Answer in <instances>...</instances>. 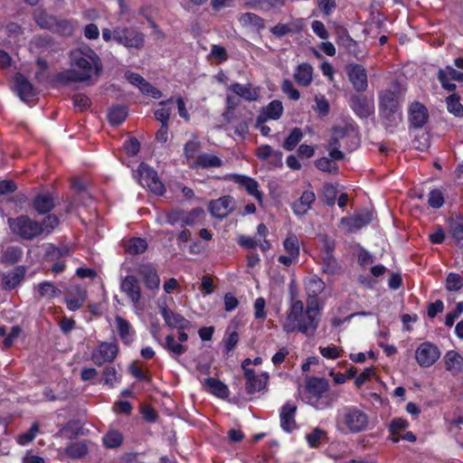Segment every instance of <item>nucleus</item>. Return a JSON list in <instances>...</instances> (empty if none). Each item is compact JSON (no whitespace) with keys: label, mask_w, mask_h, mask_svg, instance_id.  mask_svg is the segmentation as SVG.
Masks as SVG:
<instances>
[{"label":"nucleus","mask_w":463,"mask_h":463,"mask_svg":"<svg viewBox=\"0 0 463 463\" xmlns=\"http://www.w3.org/2000/svg\"><path fill=\"white\" fill-rule=\"evenodd\" d=\"M70 70L57 73L54 77L57 82L68 84L70 82L85 81L101 71V62L97 53L89 46H81L71 52Z\"/></svg>","instance_id":"f257e3e1"},{"label":"nucleus","mask_w":463,"mask_h":463,"mask_svg":"<svg viewBox=\"0 0 463 463\" xmlns=\"http://www.w3.org/2000/svg\"><path fill=\"white\" fill-rule=\"evenodd\" d=\"M318 314L319 307L316 306L313 300L307 303L306 308L301 300H292L282 326L283 329L287 333L298 331L307 335H312L318 326Z\"/></svg>","instance_id":"f03ea898"},{"label":"nucleus","mask_w":463,"mask_h":463,"mask_svg":"<svg viewBox=\"0 0 463 463\" xmlns=\"http://www.w3.org/2000/svg\"><path fill=\"white\" fill-rule=\"evenodd\" d=\"M405 90L393 81L389 88L379 92V110L387 128L397 126L402 120L400 112Z\"/></svg>","instance_id":"7ed1b4c3"},{"label":"nucleus","mask_w":463,"mask_h":463,"mask_svg":"<svg viewBox=\"0 0 463 463\" xmlns=\"http://www.w3.org/2000/svg\"><path fill=\"white\" fill-rule=\"evenodd\" d=\"M328 391L329 384L326 380L317 377L308 378L306 384V402L317 410L331 407L335 398Z\"/></svg>","instance_id":"20e7f679"},{"label":"nucleus","mask_w":463,"mask_h":463,"mask_svg":"<svg viewBox=\"0 0 463 463\" xmlns=\"http://www.w3.org/2000/svg\"><path fill=\"white\" fill-rule=\"evenodd\" d=\"M7 222L12 232L24 240L31 241L43 233V227L40 222L27 215L9 218Z\"/></svg>","instance_id":"39448f33"},{"label":"nucleus","mask_w":463,"mask_h":463,"mask_svg":"<svg viewBox=\"0 0 463 463\" xmlns=\"http://www.w3.org/2000/svg\"><path fill=\"white\" fill-rule=\"evenodd\" d=\"M368 425L367 415L355 408L345 409L337 420V427L344 430L345 428L351 432H360Z\"/></svg>","instance_id":"423d86ee"},{"label":"nucleus","mask_w":463,"mask_h":463,"mask_svg":"<svg viewBox=\"0 0 463 463\" xmlns=\"http://www.w3.org/2000/svg\"><path fill=\"white\" fill-rule=\"evenodd\" d=\"M113 40L127 48L141 49L144 45V34L134 28H115Z\"/></svg>","instance_id":"0eeeda50"},{"label":"nucleus","mask_w":463,"mask_h":463,"mask_svg":"<svg viewBox=\"0 0 463 463\" xmlns=\"http://www.w3.org/2000/svg\"><path fill=\"white\" fill-rule=\"evenodd\" d=\"M138 182L142 186H146L152 193L162 195L165 191V185L159 180L157 173L148 165L142 163L137 169Z\"/></svg>","instance_id":"6e6552de"},{"label":"nucleus","mask_w":463,"mask_h":463,"mask_svg":"<svg viewBox=\"0 0 463 463\" xmlns=\"http://www.w3.org/2000/svg\"><path fill=\"white\" fill-rule=\"evenodd\" d=\"M439 356L440 352L439 348L430 342L420 344L415 353L416 360L421 367L431 366L437 362Z\"/></svg>","instance_id":"1a4fd4ad"},{"label":"nucleus","mask_w":463,"mask_h":463,"mask_svg":"<svg viewBox=\"0 0 463 463\" xmlns=\"http://www.w3.org/2000/svg\"><path fill=\"white\" fill-rule=\"evenodd\" d=\"M118 349V345L112 343H101L91 354L92 362L101 366L106 363H111L117 357Z\"/></svg>","instance_id":"9d476101"},{"label":"nucleus","mask_w":463,"mask_h":463,"mask_svg":"<svg viewBox=\"0 0 463 463\" xmlns=\"http://www.w3.org/2000/svg\"><path fill=\"white\" fill-rule=\"evenodd\" d=\"M137 273L142 279L146 288L150 290L158 289L160 279L156 269L151 263H142L137 266Z\"/></svg>","instance_id":"9b49d317"},{"label":"nucleus","mask_w":463,"mask_h":463,"mask_svg":"<svg viewBox=\"0 0 463 463\" xmlns=\"http://www.w3.org/2000/svg\"><path fill=\"white\" fill-rule=\"evenodd\" d=\"M234 199L230 195L222 196L217 200H213L209 203V211L213 216L222 219L229 215L234 209Z\"/></svg>","instance_id":"f8f14e48"},{"label":"nucleus","mask_w":463,"mask_h":463,"mask_svg":"<svg viewBox=\"0 0 463 463\" xmlns=\"http://www.w3.org/2000/svg\"><path fill=\"white\" fill-rule=\"evenodd\" d=\"M348 78L357 91H364L368 87L367 73L360 64H349L346 67Z\"/></svg>","instance_id":"ddd939ff"},{"label":"nucleus","mask_w":463,"mask_h":463,"mask_svg":"<svg viewBox=\"0 0 463 463\" xmlns=\"http://www.w3.org/2000/svg\"><path fill=\"white\" fill-rule=\"evenodd\" d=\"M372 220V213L369 211H364L352 217L342 218L341 224L348 232H354L370 223Z\"/></svg>","instance_id":"4468645a"},{"label":"nucleus","mask_w":463,"mask_h":463,"mask_svg":"<svg viewBox=\"0 0 463 463\" xmlns=\"http://www.w3.org/2000/svg\"><path fill=\"white\" fill-rule=\"evenodd\" d=\"M120 288L135 306L139 303L141 299V287L135 276L128 275L125 277L121 281Z\"/></svg>","instance_id":"2eb2a0df"},{"label":"nucleus","mask_w":463,"mask_h":463,"mask_svg":"<svg viewBox=\"0 0 463 463\" xmlns=\"http://www.w3.org/2000/svg\"><path fill=\"white\" fill-rule=\"evenodd\" d=\"M26 269L24 266H16L2 277L1 287L4 290H12L19 286L24 279Z\"/></svg>","instance_id":"dca6fc26"},{"label":"nucleus","mask_w":463,"mask_h":463,"mask_svg":"<svg viewBox=\"0 0 463 463\" xmlns=\"http://www.w3.org/2000/svg\"><path fill=\"white\" fill-rule=\"evenodd\" d=\"M351 107L360 118H368L374 112L373 99L365 96H353Z\"/></svg>","instance_id":"f3484780"},{"label":"nucleus","mask_w":463,"mask_h":463,"mask_svg":"<svg viewBox=\"0 0 463 463\" xmlns=\"http://www.w3.org/2000/svg\"><path fill=\"white\" fill-rule=\"evenodd\" d=\"M428 118L429 112L423 104L420 102H414L410 106L409 121L413 128H422L427 122Z\"/></svg>","instance_id":"a211bd4d"},{"label":"nucleus","mask_w":463,"mask_h":463,"mask_svg":"<svg viewBox=\"0 0 463 463\" xmlns=\"http://www.w3.org/2000/svg\"><path fill=\"white\" fill-rule=\"evenodd\" d=\"M14 90L24 101H28L35 95L33 84L20 72L14 75Z\"/></svg>","instance_id":"6ab92c4d"},{"label":"nucleus","mask_w":463,"mask_h":463,"mask_svg":"<svg viewBox=\"0 0 463 463\" xmlns=\"http://www.w3.org/2000/svg\"><path fill=\"white\" fill-rule=\"evenodd\" d=\"M245 377L247 379L246 390L248 393H254L263 390L269 380L267 373L257 375L250 369H245Z\"/></svg>","instance_id":"aec40b11"},{"label":"nucleus","mask_w":463,"mask_h":463,"mask_svg":"<svg viewBox=\"0 0 463 463\" xmlns=\"http://www.w3.org/2000/svg\"><path fill=\"white\" fill-rule=\"evenodd\" d=\"M283 113L282 102L275 99L269 103L268 106L262 109L260 114L257 118L258 125L265 123L268 120H277Z\"/></svg>","instance_id":"412c9836"},{"label":"nucleus","mask_w":463,"mask_h":463,"mask_svg":"<svg viewBox=\"0 0 463 463\" xmlns=\"http://www.w3.org/2000/svg\"><path fill=\"white\" fill-rule=\"evenodd\" d=\"M231 179L243 187L257 201L262 202V194L259 191V184L255 179L241 175H232Z\"/></svg>","instance_id":"4be33fe9"},{"label":"nucleus","mask_w":463,"mask_h":463,"mask_svg":"<svg viewBox=\"0 0 463 463\" xmlns=\"http://www.w3.org/2000/svg\"><path fill=\"white\" fill-rule=\"evenodd\" d=\"M305 287L307 295V303L313 300L314 304L318 306L317 296L325 289V282L317 276L313 275L307 279Z\"/></svg>","instance_id":"5701e85b"},{"label":"nucleus","mask_w":463,"mask_h":463,"mask_svg":"<svg viewBox=\"0 0 463 463\" xmlns=\"http://www.w3.org/2000/svg\"><path fill=\"white\" fill-rule=\"evenodd\" d=\"M87 298V292L83 288L75 286L69 289V296L65 298L67 307L71 311L80 309Z\"/></svg>","instance_id":"b1692460"},{"label":"nucleus","mask_w":463,"mask_h":463,"mask_svg":"<svg viewBox=\"0 0 463 463\" xmlns=\"http://www.w3.org/2000/svg\"><path fill=\"white\" fill-rule=\"evenodd\" d=\"M297 406L294 403H286L280 411V426L288 432L292 431L296 428L295 413Z\"/></svg>","instance_id":"393cba45"},{"label":"nucleus","mask_w":463,"mask_h":463,"mask_svg":"<svg viewBox=\"0 0 463 463\" xmlns=\"http://www.w3.org/2000/svg\"><path fill=\"white\" fill-rule=\"evenodd\" d=\"M316 200L315 193L311 190L304 191L300 198L292 203V210L297 215H304L311 208Z\"/></svg>","instance_id":"a878e982"},{"label":"nucleus","mask_w":463,"mask_h":463,"mask_svg":"<svg viewBox=\"0 0 463 463\" xmlns=\"http://www.w3.org/2000/svg\"><path fill=\"white\" fill-rule=\"evenodd\" d=\"M229 90L248 101H255L259 99L260 96L259 89L253 88L250 83L242 85L236 82L230 85Z\"/></svg>","instance_id":"bb28decb"},{"label":"nucleus","mask_w":463,"mask_h":463,"mask_svg":"<svg viewBox=\"0 0 463 463\" xmlns=\"http://www.w3.org/2000/svg\"><path fill=\"white\" fill-rule=\"evenodd\" d=\"M293 76L299 86L307 87L313 80V68L309 63H301L296 68Z\"/></svg>","instance_id":"cd10ccee"},{"label":"nucleus","mask_w":463,"mask_h":463,"mask_svg":"<svg viewBox=\"0 0 463 463\" xmlns=\"http://www.w3.org/2000/svg\"><path fill=\"white\" fill-rule=\"evenodd\" d=\"M161 314L165 323L171 327L184 329L190 326V322L183 316L174 313L171 309L163 307Z\"/></svg>","instance_id":"c85d7f7f"},{"label":"nucleus","mask_w":463,"mask_h":463,"mask_svg":"<svg viewBox=\"0 0 463 463\" xmlns=\"http://www.w3.org/2000/svg\"><path fill=\"white\" fill-rule=\"evenodd\" d=\"M446 369L453 374L458 373L463 368V357L456 351H449L444 356Z\"/></svg>","instance_id":"c756f323"},{"label":"nucleus","mask_w":463,"mask_h":463,"mask_svg":"<svg viewBox=\"0 0 463 463\" xmlns=\"http://www.w3.org/2000/svg\"><path fill=\"white\" fill-rule=\"evenodd\" d=\"M23 250L18 246H9L2 253L0 260L5 266H11L21 260Z\"/></svg>","instance_id":"7c9ffc66"},{"label":"nucleus","mask_w":463,"mask_h":463,"mask_svg":"<svg viewBox=\"0 0 463 463\" xmlns=\"http://www.w3.org/2000/svg\"><path fill=\"white\" fill-rule=\"evenodd\" d=\"M33 207L40 213L50 212L54 207L53 198L50 194H38L33 200Z\"/></svg>","instance_id":"2f4dec72"},{"label":"nucleus","mask_w":463,"mask_h":463,"mask_svg":"<svg viewBox=\"0 0 463 463\" xmlns=\"http://www.w3.org/2000/svg\"><path fill=\"white\" fill-rule=\"evenodd\" d=\"M124 247L128 253L136 255L145 252L147 249V243L144 239L132 238L125 241Z\"/></svg>","instance_id":"473e14b6"},{"label":"nucleus","mask_w":463,"mask_h":463,"mask_svg":"<svg viewBox=\"0 0 463 463\" xmlns=\"http://www.w3.org/2000/svg\"><path fill=\"white\" fill-rule=\"evenodd\" d=\"M322 270L330 275L337 274L341 270V266L333 254L324 253L322 255Z\"/></svg>","instance_id":"72a5a7b5"},{"label":"nucleus","mask_w":463,"mask_h":463,"mask_svg":"<svg viewBox=\"0 0 463 463\" xmlns=\"http://www.w3.org/2000/svg\"><path fill=\"white\" fill-rule=\"evenodd\" d=\"M205 384L210 392L219 398H226L229 395L228 387L219 380L208 378L205 380Z\"/></svg>","instance_id":"f704fd0d"},{"label":"nucleus","mask_w":463,"mask_h":463,"mask_svg":"<svg viewBox=\"0 0 463 463\" xmlns=\"http://www.w3.org/2000/svg\"><path fill=\"white\" fill-rule=\"evenodd\" d=\"M88 450V446L85 441H76L71 443L65 449V453L71 458H80L87 455Z\"/></svg>","instance_id":"c9c22d12"},{"label":"nucleus","mask_w":463,"mask_h":463,"mask_svg":"<svg viewBox=\"0 0 463 463\" xmlns=\"http://www.w3.org/2000/svg\"><path fill=\"white\" fill-rule=\"evenodd\" d=\"M128 116L127 108L117 105L109 110L108 118L111 125L118 126L121 124Z\"/></svg>","instance_id":"e433bc0d"},{"label":"nucleus","mask_w":463,"mask_h":463,"mask_svg":"<svg viewBox=\"0 0 463 463\" xmlns=\"http://www.w3.org/2000/svg\"><path fill=\"white\" fill-rule=\"evenodd\" d=\"M102 441L107 449H117L122 445L123 436L116 430H110L104 435Z\"/></svg>","instance_id":"4c0bfd02"},{"label":"nucleus","mask_w":463,"mask_h":463,"mask_svg":"<svg viewBox=\"0 0 463 463\" xmlns=\"http://www.w3.org/2000/svg\"><path fill=\"white\" fill-rule=\"evenodd\" d=\"M195 164L203 168L220 167L222 161L214 155L201 154L197 156Z\"/></svg>","instance_id":"58836bf2"},{"label":"nucleus","mask_w":463,"mask_h":463,"mask_svg":"<svg viewBox=\"0 0 463 463\" xmlns=\"http://www.w3.org/2000/svg\"><path fill=\"white\" fill-rule=\"evenodd\" d=\"M240 22L243 26H251L256 29H263L264 20L253 13H245L240 17Z\"/></svg>","instance_id":"ea45409f"},{"label":"nucleus","mask_w":463,"mask_h":463,"mask_svg":"<svg viewBox=\"0 0 463 463\" xmlns=\"http://www.w3.org/2000/svg\"><path fill=\"white\" fill-rule=\"evenodd\" d=\"M116 326L118 331V334L121 339L125 342V344H129L131 342L130 339V329L131 326L128 320L118 316L116 317Z\"/></svg>","instance_id":"a19ab883"},{"label":"nucleus","mask_w":463,"mask_h":463,"mask_svg":"<svg viewBox=\"0 0 463 463\" xmlns=\"http://www.w3.org/2000/svg\"><path fill=\"white\" fill-rule=\"evenodd\" d=\"M303 132L299 128H294L283 143V148L291 151L301 141Z\"/></svg>","instance_id":"79ce46f5"},{"label":"nucleus","mask_w":463,"mask_h":463,"mask_svg":"<svg viewBox=\"0 0 463 463\" xmlns=\"http://www.w3.org/2000/svg\"><path fill=\"white\" fill-rule=\"evenodd\" d=\"M39 298H52L56 296L61 295V290L57 288L52 283L44 281L39 284L38 286Z\"/></svg>","instance_id":"37998d69"},{"label":"nucleus","mask_w":463,"mask_h":463,"mask_svg":"<svg viewBox=\"0 0 463 463\" xmlns=\"http://www.w3.org/2000/svg\"><path fill=\"white\" fill-rule=\"evenodd\" d=\"M70 249L67 246L55 247L52 244H49L46 249V258L50 260H56L62 257L68 256Z\"/></svg>","instance_id":"c03bdc74"},{"label":"nucleus","mask_w":463,"mask_h":463,"mask_svg":"<svg viewBox=\"0 0 463 463\" xmlns=\"http://www.w3.org/2000/svg\"><path fill=\"white\" fill-rule=\"evenodd\" d=\"M284 249L288 254L296 258L299 255V242L295 234H289L283 243Z\"/></svg>","instance_id":"a18cd8bd"},{"label":"nucleus","mask_w":463,"mask_h":463,"mask_svg":"<svg viewBox=\"0 0 463 463\" xmlns=\"http://www.w3.org/2000/svg\"><path fill=\"white\" fill-rule=\"evenodd\" d=\"M165 347L175 355H181L186 351V346L183 345L180 343H177L175 337L171 335L165 337Z\"/></svg>","instance_id":"49530a36"},{"label":"nucleus","mask_w":463,"mask_h":463,"mask_svg":"<svg viewBox=\"0 0 463 463\" xmlns=\"http://www.w3.org/2000/svg\"><path fill=\"white\" fill-rule=\"evenodd\" d=\"M315 165L319 170L323 172L336 174L338 171V166L336 165V164L333 163L331 159L327 157H322L317 159L315 162Z\"/></svg>","instance_id":"de8ad7c7"},{"label":"nucleus","mask_w":463,"mask_h":463,"mask_svg":"<svg viewBox=\"0 0 463 463\" xmlns=\"http://www.w3.org/2000/svg\"><path fill=\"white\" fill-rule=\"evenodd\" d=\"M447 108L449 112L456 116H463V106L459 102L458 97L451 95L447 98Z\"/></svg>","instance_id":"09e8293b"},{"label":"nucleus","mask_w":463,"mask_h":463,"mask_svg":"<svg viewBox=\"0 0 463 463\" xmlns=\"http://www.w3.org/2000/svg\"><path fill=\"white\" fill-rule=\"evenodd\" d=\"M73 106L79 111H84L90 107V99L82 93H77L72 97Z\"/></svg>","instance_id":"8fccbe9b"},{"label":"nucleus","mask_w":463,"mask_h":463,"mask_svg":"<svg viewBox=\"0 0 463 463\" xmlns=\"http://www.w3.org/2000/svg\"><path fill=\"white\" fill-rule=\"evenodd\" d=\"M463 287L461 277L456 273H449L446 279V288L449 291H458Z\"/></svg>","instance_id":"3c124183"},{"label":"nucleus","mask_w":463,"mask_h":463,"mask_svg":"<svg viewBox=\"0 0 463 463\" xmlns=\"http://www.w3.org/2000/svg\"><path fill=\"white\" fill-rule=\"evenodd\" d=\"M281 90L292 100H298L300 99L299 91L294 87L290 80L286 79L283 80Z\"/></svg>","instance_id":"603ef678"},{"label":"nucleus","mask_w":463,"mask_h":463,"mask_svg":"<svg viewBox=\"0 0 463 463\" xmlns=\"http://www.w3.org/2000/svg\"><path fill=\"white\" fill-rule=\"evenodd\" d=\"M428 203L432 208H440L444 203V197L441 191L439 189L430 191L429 194Z\"/></svg>","instance_id":"864d4df0"},{"label":"nucleus","mask_w":463,"mask_h":463,"mask_svg":"<svg viewBox=\"0 0 463 463\" xmlns=\"http://www.w3.org/2000/svg\"><path fill=\"white\" fill-rule=\"evenodd\" d=\"M39 430V424L37 422L33 423L30 430L21 435H19L17 441L21 445H25L33 441Z\"/></svg>","instance_id":"5fc2aeb1"},{"label":"nucleus","mask_w":463,"mask_h":463,"mask_svg":"<svg viewBox=\"0 0 463 463\" xmlns=\"http://www.w3.org/2000/svg\"><path fill=\"white\" fill-rule=\"evenodd\" d=\"M35 21L40 27L45 29H51L56 24L55 19L43 12H39L35 14Z\"/></svg>","instance_id":"6e6d98bb"},{"label":"nucleus","mask_w":463,"mask_h":463,"mask_svg":"<svg viewBox=\"0 0 463 463\" xmlns=\"http://www.w3.org/2000/svg\"><path fill=\"white\" fill-rule=\"evenodd\" d=\"M446 76H449L452 80L463 81V73L456 71L452 67H447L439 71V81H445Z\"/></svg>","instance_id":"4d7b16f0"},{"label":"nucleus","mask_w":463,"mask_h":463,"mask_svg":"<svg viewBox=\"0 0 463 463\" xmlns=\"http://www.w3.org/2000/svg\"><path fill=\"white\" fill-rule=\"evenodd\" d=\"M345 136V129L343 128H337L334 129V134L330 138L326 149L327 151L330 149H337L340 147L339 139L343 138Z\"/></svg>","instance_id":"13d9d810"},{"label":"nucleus","mask_w":463,"mask_h":463,"mask_svg":"<svg viewBox=\"0 0 463 463\" xmlns=\"http://www.w3.org/2000/svg\"><path fill=\"white\" fill-rule=\"evenodd\" d=\"M58 224L59 219L54 214L47 215L43 222L40 223V225L43 227V233L45 232L46 234L51 233L52 231L58 226Z\"/></svg>","instance_id":"bf43d9fd"},{"label":"nucleus","mask_w":463,"mask_h":463,"mask_svg":"<svg viewBox=\"0 0 463 463\" xmlns=\"http://www.w3.org/2000/svg\"><path fill=\"white\" fill-rule=\"evenodd\" d=\"M339 44L344 46L349 53L353 54L355 57L358 56V53L356 52L357 43L350 36H341L339 38Z\"/></svg>","instance_id":"052dcab7"},{"label":"nucleus","mask_w":463,"mask_h":463,"mask_svg":"<svg viewBox=\"0 0 463 463\" xmlns=\"http://www.w3.org/2000/svg\"><path fill=\"white\" fill-rule=\"evenodd\" d=\"M138 89L140 90V91L143 94L151 96L154 99H159L162 96V92L159 90H157L156 88H155L154 86H152L146 80L142 82V84L140 85V87Z\"/></svg>","instance_id":"680f3d73"},{"label":"nucleus","mask_w":463,"mask_h":463,"mask_svg":"<svg viewBox=\"0 0 463 463\" xmlns=\"http://www.w3.org/2000/svg\"><path fill=\"white\" fill-rule=\"evenodd\" d=\"M337 189L333 184H326L324 186L325 202L327 205L332 206L335 204Z\"/></svg>","instance_id":"e2e57ef3"},{"label":"nucleus","mask_w":463,"mask_h":463,"mask_svg":"<svg viewBox=\"0 0 463 463\" xmlns=\"http://www.w3.org/2000/svg\"><path fill=\"white\" fill-rule=\"evenodd\" d=\"M463 313V303L458 302L454 311L447 314L445 319V325L447 326H452L455 320Z\"/></svg>","instance_id":"0e129e2a"},{"label":"nucleus","mask_w":463,"mask_h":463,"mask_svg":"<svg viewBox=\"0 0 463 463\" xmlns=\"http://www.w3.org/2000/svg\"><path fill=\"white\" fill-rule=\"evenodd\" d=\"M103 380L105 384L113 386L118 381L117 371L112 366H108L103 371Z\"/></svg>","instance_id":"69168bd1"},{"label":"nucleus","mask_w":463,"mask_h":463,"mask_svg":"<svg viewBox=\"0 0 463 463\" xmlns=\"http://www.w3.org/2000/svg\"><path fill=\"white\" fill-rule=\"evenodd\" d=\"M319 352L325 358L336 359L340 356V348L336 346L319 347Z\"/></svg>","instance_id":"338daca9"},{"label":"nucleus","mask_w":463,"mask_h":463,"mask_svg":"<svg viewBox=\"0 0 463 463\" xmlns=\"http://www.w3.org/2000/svg\"><path fill=\"white\" fill-rule=\"evenodd\" d=\"M451 232L457 240H463V219H457L451 223Z\"/></svg>","instance_id":"774afa93"}]
</instances>
